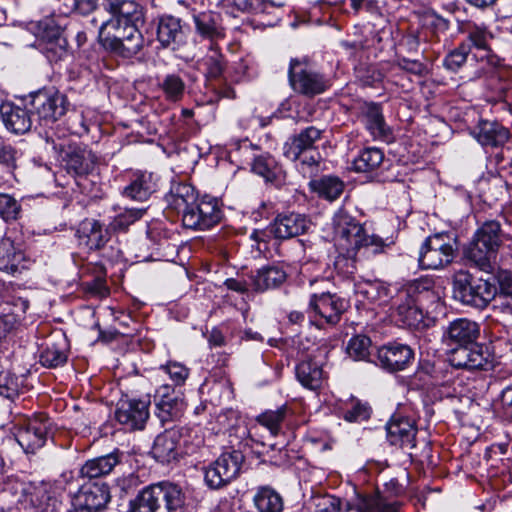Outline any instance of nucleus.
Masks as SVG:
<instances>
[{"mask_svg":"<svg viewBox=\"0 0 512 512\" xmlns=\"http://www.w3.org/2000/svg\"><path fill=\"white\" fill-rule=\"evenodd\" d=\"M102 7L110 14L99 27L103 46L123 57L136 55L144 43L139 30L145 21L143 7L135 0H103Z\"/></svg>","mask_w":512,"mask_h":512,"instance_id":"1","label":"nucleus"},{"mask_svg":"<svg viewBox=\"0 0 512 512\" xmlns=\"http://www.w3.org/2000/svg\"><path fill=\"white\" fill-rule=\"evenodd\" d=\"M334 241L339 256L335 265L347 274L356 270V262L383 253L386 247L382 238L368 235L364 227L345 210H338L332 219Z\"/></svg>","mask_w":512,"mask_h":512,"instance_id":"2","label":"nucleus"},{"mask_svg":"<svg viewBox=\"0 0 512 512\" xmlns=\"http://www.w3.org/2000/svg\"><path fill=\"white\" fill-rule=\"evenodd\" d=\"M431 288L428 280H415L408 283L391 300L392 317L395 321L413 329H423L428 326L426 314L419 306Z\"/></svg>","mask_w":512,"mask_h":512,"instance_id":"3","label":"nucleus"},{"mask_svg":"<svg viewBox=\"0 0 512 512\" xmlns=\"http://www.w3.org/2000/svg\"><path fill=\"white\" fill-rule=\"evenodd\" d=\"M186 496L182 488L171 482L145 487L130 501L129 512H184Z\"/></svg>","mask_w":512,"mask_h":512,"instance_id":"4","label":"nucleus"},{"mask_svg":"<svg viewBox=\"0 0 512 512\" xmlns=\"http://www.w3.org/2000/svg\"><path fill=\"white\" fill-rule=\"evenodd\" d=\"M501 245L500 223L495 220L486 221L474 233L472 240L464 249V255L480 270L487 272L496 261Z\"/></svg>","mask_w":512,"mask_h":512,"instance_id":"5","label":"nucleus"},{"mask_svg":"<svg viewBox=\"0 0 512 512\" xmlns=\"http://www.w3.org/2000/svg\"><path fill=\"white\" fill-rule=\"evenodd\" d=\"M453 297L461 304L483 310L493 301L497 287L487 279L460 270L453 277Z\"/></svg>","mask_w":512,"mask_h":512,"instance_id":"6","label":"nucleus"},{"mask_svg":"<svg viewBox=\"0 0 512 512\" xmlns=\"http://www.w3.org/2000/svg\"><path fill=\"white\" fill-rule=\"evenodd\" d=\"M187 429L173 427L166 429L159 434L153 443L151 454L160 463H171L179 460L183 455L196 452L202 440L198 439L195 444H189L185 433Z\"/></svg>","mask_w":512,"mask_h":512,"instance_id":"7","label":"nucleus"},{"mask_svg":"<svg viewBox=\"0 0 512 512\" xmlns=\"http://www.w3.org/2000/svg\"><path fill=\"white\" fill-rule=\"evenodd\" d=\"M288 80L294 92L309 98L324 93L330 86L329 79L314 69L306 58L290 60Z\"/></svg>","mask_w":512,"mask_h":512,"instance_id":"8","label":"nucleus"},{"mask_svg":"<svg viewBox=\"0 0 512 512\" xmlns=\"http://www.w3.org/2000/svg\"><path fill=\"white\" fill-rule=\"evenodd\" d=\"M222 211L216 198L204 196L193 204L182 215V222L186 228L193 230H207L220 222Z\"/></svg>","mask_w":512,"mask_h":512,"instance_id":"9","label":"nucleus"},{"mask_svg":"<svg viewBox=\"0 0 512 512\" xmlns=\"http://www.w3.org/2000/svg\"><path fill=\"white\" fill-rule=\"evenodd\" d=\"M347 308V301L335 293H313L308 302L307 312L320 324H337Z\"/></svg>","mask_w":512,"mask_h":512,"instance_id":"10","label":"nucleus"},{"mask_svg":"<svg viewBox=\"0 0 512 512\" xmlns=\"http://www.w3.org/2000/svg\"><path fill=\"white\" fill-rule=\"evenodd\" d=\"M454 258V247L446 234L428 237L419 252V265L422 269H440L450 264Z\"/></svg>","mask_w":512,"mask_h":512,"instance_id":"11","label":"nucleus"},{"mask_svg":"<svg viewBox=\"0 0 512 512\" xmlns=\"http://www.w3.org/2000/svg\"><path fill=\"white\" fill-rule=\"evenodd\" d=\"M449 362L457 369L488 370L493 366V356L488 347L474 342L453 348Z\"/></svg>","mask_w":512,"mask_h":512,"instance_id":"12","label":"nucleus"},{"mask_svg":"<svg viewBox=\"0 0 512 512\" xmlns=\"http://www.w3.org/2000/svg\"><path fill=\"white\" fill-rule=\"evenodd\" d=\"M43 150L48 157L61 160H97V156L86 144L67 139L46 137Z\"/></svg>","mask_w":512,"mask_h":512,"instance_id":"13","label":"nucleus"},{"mask_svg":"<svg viewBox=\"0 0 512 512\" xmlns=\"http://www.w3.org/2000/svg\"><path fill=\"white\" fill-rule=\"evenodd\" d=\"M117 421L129 430H141L149 418V401L121 399L115 411Z\"/></svg>","mask_w":512,"mask_h":512,"instance_id":"14","label":"nucleus"},{"mask_svg":"<svg viewBox=\"0 0 512 512\" xmlns=\"http://www.w3.org/2000/svg\"><path fill=\"white\" fill-rule=\"evenodd\" d=\"M155 414L162 424L178 419L182 415L183 401L174 387L161 385L154 395Z\"/></svg>","mask_w":512,"mask_h":512,"instance_id":"15","label":"nucleus"},{"mask_svg":"<svg viewBox=\"0 0 512 512\" xmlns=\"http://www.w3.org/2000/svg\"><path fill=\"white\" fill-rule=\"evenodd\" d=\"M75 237L79 246H84L90 251H97L108 243L110 232L99 220L85 218L78 224Z\"/></svg>","mask_w":512,"mask_h":512,"instance_id":"16","label":"nucleus"},{"mask_svg":"<svg viewBox=\"0 0 512 512\" xmlns=\"http://www.w3.org/2000/svg\"><path fill=\"white\" fill-rule=\"evenodd\" d=\"M413 358V350L408 345L398 342H390L381 346L377 351L379 365L389 372L406 369Z\"/></svg>","mask_w":512,"mask_h":512,"instance_id":"17","label":"nucleus"},{"mask_svg":"<svg viewBox=\"0 0 512 512\" xmlns=\"http://www.w3.org/2000/svg\"><path fill=\"white\" fill-rule=\"evenodd\" d=\"M47 433V419L36 417L20 425L16 440L26 453H34L45 444Z\"/></svg>","mask_w":512,"mask_h":512,"instance_id":"18","label":"nucleus"},{"mask_svg":"<svg viewBox=\"0 0 512 512\" xmlns=\"http://www.w3.org/2000/svg\"><path fill=\"white\" fill-rule=\"evenodd\" d=\"M66 98L58 92L38 91L32 96L31 105L39 118L54 122L66 112Z\"/></svg>","mask_w":512,"mask_h":512,"instance_id":"19","label":"nucleus"},{"mask_svg":"<svg viewBox=\"0 0 512 512\" xmlns=\"http://www.w3.org/2000/svg\"><path fill=\"white\" fill-rule=\"evenodd\" d=\"M387 439L392 445L413 449L416 446L415 422L401 415H394L386 424Z\"/></svg>","mask_w":512,"mask_h":512,"instance_id":"20","label":"nucleus"},{"mask_svg":"<svg viewBox=\"0 0 512 512\" xmlns=\"http://www.w3.org/2000/svg\"><path fill=\"white\" fill-rule=\"evenodd\" d=\"M480 334L479 325L470 319L459 318L449 323L443 338L448 345H463L472 344L476 341Z\"/></svg>","mask_w":512,"mask_h":512,"instance_id":"21","label":"nucleus"},{"mask_svg":"<svg viewBox=\"0 0 512 512\" xmlns=\"http://www.w3.org/2000/svg\"><path fill=\"white\" fill-rule=\"evenodd\" d=\"M27 262L23 250L12 239L0 240V271L15 276L28 268Z\"/></svg>","mask_w":512,"mask_h":512,"instance_id":"22","label":"nucleus"},{"mask_svg":"<svg viewBox=\"0 0 512 512\" xmlns=\"http://www.w3.org/2000/svg\"><path fill=\"white\" fill-rule=\"evenodd\" d=\"M0 116L7 130L14 134H25L32 127L30 112L12 102H3L0 105Z\"/></svg>","mask_w":512,"mask_h":512,"instance_id":"23","label":"nucleus"},{"mask_svg":"<svg viewBox=\"0 0 512 512\" xmlns=\"http://www.w3.org/2000/svg\"><path fill=\"white\" fill-rule=\"evenodd\" d=\"M79 505H84L92 512L106 508L111 495L109 486L105 483H90L83 485L74 497Z\"/></svg>","mask_w":512,"mask_h":512,"instance_id":"24","label":"nucleus"},{"mask_svg":"<svg viewBox=\"0 0 512 512\" xmlns=\"http://www.w3.org/2000/svg\"><path fill=\"white\" fill-rule=\"evenodd\" d=\"M123 458L124 453L114 449L106 455L87 460L80 468V475L89 479L106 476L122 463Z\"/></svg>","mask_w":512,"mask_h":512,"instance_id":"25","label":"nucleus"},{"mask_svg":"<svg viewBox=\"0 0 512 512\" xmlns=\"http://www.w3.org/2000/svg\"><path fill=\"white\" fill-rule=\"evenodd\" d=\"M309 226L310 221L302 214H280L274 220L271 231L276 238L289 239L305 233Z\"/></svg>","mask_w":512,"mask_h":512,"instance_id":"26","label":"nucleus"},{"mask_svg":"<svg viewBox=\"0 0 512 512\" xmlns=\"http://www.w3.org/2000/svg\"><path fill=\"white\" fill-rule=\"evenodd\" d=\"M363 121L366 129L375 139L391 141L393 139L392 129L385 122L382 108L377 103H365L362 107Z\"/></svg>","mask_w":512,"mask_h":512,"instance_id":"27","label":"nucleus"},{"mask_svg":"<svg viewBox=\"0 0 512 512\" xmlns=\"http://www.w3.org/2000/svg\"><path fill=\"white\" fill-rule=\"evenodd\" d=\"M321 131L315 127H308L302 131L298 136L294 137L291 142L286 143L284 147V156L293 160L299 159L304 155L305 160H315L313 154L306 155L313 152L314 142L320 138Z\"/></svg>","mask_w":512,"mask_h":512,"instance_id":"28","label":"nucleus"},{"mask_svg":"<svg viewBox=\"0 0 512 512\" xmlns=\"http://www.w3.org/2000/svg\"><path fill=\"white\" fill-rule=\"evenodd\" d=\"M471 134L483 147L491 148L503 146L510 137L506 128L488 120H481Z\"/></svg>","mask_w":512,"mask_h":512,"instance_id":"29","label":"nucleus"},{"mask_svg":"<svg viewBox=\"0 0 512 512\" xmlns=\"http://www.w3.org/2000/svg\"><path fill=\"white\" fill-rule=\"evenodd\" d=\"M157 40L162 47L176 50L184 42L181 20L174 16H162L157 24Z\"/></svg>","mask_w":512,"mask_h":512,"instance_id":"30","label":"nucleus"},{"mask_svg":"<svg viewBox=\"0 0 512 512\" xmlns=\"http://www.w3.org/2000/svg\"><path fill=\"white\" fill-rule=\"evenodd\" d=\"M157 176L152 172L134 173L130 184L123 190V195L134 201H146L156 191Z\"/></svg>","mask_w":512,"mask_h":512,"instance_id":"31","label":"nucleus"},{"mask_svg":"<svg viewBox=\"0 0 512 512\" xmlns=\"http://www.w3.org/2000/svg\"><path fill=\"white\" fill-rule=\"evenodd\" d=\"M287 279V273L279 266H264L250 276V285L256 292H265L280 287Z\"/></svg>","mask_w":512,"mask_h":512,"instance_id":"32","label":"nucleus"},{"mask_svg":"<svg viewBox=\"0 0 512 512\" xmlns=\"http://www.w3.org/2000/svg\"><path fill=\"white\" fill-rule=\"evenodd\" d=\"M194 187L185 182L172 181L169 192L165 195L167 206L182 214L197 200Z\"/></svg>","mask_w":512,"mask_h":512,"instance_id":"33","label":"nucleus"},{"mask_svg":"<svg viewBox=\"0 0 512 512\" xmlns=\"http://www.w3.org/2000/svg\"><path fill=\"white\" fill-rule=\"evenodd\" d=\"M403 503L388 501L380 494H357L354 500L355 512H402Z\"/></svg>","mask_w":512,"mask_h":512,"instance_id":"34","label":"nucleus"},{"mask_svg":"<svg viewBox=\"0 0 512 512\" xmlns=\"http://www.w3.org/2000/svg\"><path fill=\"white\" fill-rule=\"evenodd\" d=\"M259 512H282L284 501L282 496L270 486H260L253 497Z\"/></svg>","mask_w":512,"mask_h":512,"instance_id":"35","label":"nucleus"},{"mask_svg":"<svg viewBox=\"0 0 512 512\" xmlns=\"http://www.w3.org/2000/svg\"><path fill=\"white\" fill-rule=\"evenodd\" d=\"M296 377L301 385L310 390L321 387L324 374L321 366L313 361H302L296 366Z\"/></svg>","mask_w":512,"mask_h":512,"instance_id":"36","label":"nucleus"},{"mask_svg":"<svg viewBox=\"0 0 512 512\" xmlns=\"http://www.w3.org/2000/svg\"><path fill=\"white\" fill-rule=\"evenodd\" d=\"M356 294L370 303H379L382 305L388 300L389 288L382 281L368 280L356 284Z\"/></svg>","mask_w":512,"mask_h":512,"instance_id":"37","label":"nucleus"},{"mask_svg":"<svg viewBox=\"0 0 512 512\" xmlns=\"http://www.w3.org/2000/svg\"><path fill=\"white\" fill-rule=\"evenodd\" d=\"M309 186L312 191L329 201L337 199L344 190V183L334 176H324L320 179L311 180Z\"/></svg>","mask_w":512,"mask_h":512,"instance_id":"38","label":"nucleus"},{"mask_svg":"<svg viewBox=\"0 0 512 512\" xmlns=\"http://www.w3.org/2000/svg\"><path fill=\"white\" fill-rule=\"evenodd\" d=\"M25 379L10 371L0 372V396L14 400L24 389Z\"/></svg>","mask_w":512,"mask_h":512,"instance_id":"39","label":"nucleus"},{"mask_svg":"<svg viewBox=\"0 0 512 512\" xmlns=\"http://www.w3.org/2000/svg\"><path fill=\"white\" fill-rule=\"evenodd\" d=\"M194 22L197 32L203 37L213 40L224 36L222 28L211 13H201L194 16Z\"/></svg>","mask_w":512,"mask_h":512,"instance_id":"40","label":"nucleus"},{"mask_svg":"<svg viewBox=\"0 0 512 512\" xmlns=\"http://www.w3.org/2000/svg\"><path fill=\"white\" fill-rule=\"evenodd\" d=\"M216 461L222 468L225 477L228 476L232 481L240 473L241 466L244 462V455L238 450H233L231 452L222 453Z\"/></svg>","mask_w":512,"mask_h":512,"instance_id":"41","label":"nucleus"},{"mask_svg":"<svg viewBox=\"0 0 512 512\" xmlns=\"http://www.w3.org/2000/svg\"><path fill=\"white\" fill-rule=\"evenodd\" d=\"M165 95V99L170 102L180 101L185 93V82L177 74H167L159 84Z\"/></svg>","mask_w":512,"mask_h":512,"instance_id":"42","label":"nucleus"},{"mask_svg":"<svg viewBox=\"0 0 512 512\" xmlns=\"http://www.w3.org/2000/svg\"><path fill=\"white\" fill-rule=\"evenodd\" d=\"M287 415V407L281 406L276 410H267L257 417V422L267 428L273 436L282 431V425Z\"/></svg>","mask_w":512,"mask_h":512,"instance_id":"43","label":"nucleus"},{"mask_svg":"<svg viewBox=\"0 0 512 512\" xmlns=\"http://www.w3.org/2000/svg\"><path fill=\"white\" fill-rule=\"evenodd\" d=\"M316 512H350L354 511V501L343 502L340 498L333 495H322L315 498Z\"/></svg>","mask_w":512,"mask_h":512,"instance_id":"44","label":"nucleus"},{"mask_svg":"<svg viewBox=\"0 0 512 512\" xmlns=\"http://www.w3.org/2000/svg\"><path fill=\"white\" fill-rule=\"evenodd\" d=\"M251 171L266 182L280 183L284 178V171L278 162H251Z\"/></svg>","mask_w":512,"mask_h":512,"instance_id":"45","label":"nucleus"},{"mask_svg":"<svg viewBox=\"0 0 512 512\" xmlns=\"http://www.w3.org/2000/svg\"><path fill=\"white\" fill-rule=\"evenodd\" d=\"M145 213L146 209L143 208L125 209L114 217L110 222V227L115 231H124L130 225L141 219Z\"/></svg>","mask_w":512,"mask_h":512,"instance_id":"46","label":"nucleus"},{"mask_svg":"<svg viewBox=\"0 0 512 512\" xmlns=\"http://www.w3.org/2000/svg\"><path fill=\"white\" fill-rule=\"evenodd\" d=\"M206 73L211 78L219 77L224 68L223 56L215 45H211L207 55L202 60Z\"/></svg>","mask_w":512,"mask_h":512,"instance_id":"47","label":"nucleus"},{"mask_svg":"<svg viewBox=\"0 0 512 512\" xmlns=\"http://www.w3.org/2000/svg\"><path fill=\"white\" fill-rule=\"evenodd\" d=\"M67 361L66 353L58 347L55 343L47 344L45 349L41 352L40 362L43 366L48 368H56Z\"/></svg>","mask_w":512,"mask_h":512,"instance_id":"48","label":"nucleus"},{"mask_svg":"<svg viewBox=\"0 0 512 512\" xmlns=\"http://www.w3.org/2000/svg\"><path fill=\"white\" fill-rule=\"evenodd\" d=\"M371 340L365 335H357L352 337L346 347L348 355L354 360L366 359L370 352Z\"/></svg>","mask_w":512,"mask_h":512,"instance_id":"49","label":"nucleus"},{"mask_svg":"<svg viewBox=\"0 0 512 512\" xmlns=\"http://www.w3.org/2000/svg\"><path fill=\"white\" fill-rule=\"evenodd\" d=\"M41 51L50 62H58L68 56V42L65 38L56 41L39 44Z\"/></svg>","mask_w":512,"mask_h":512,"instance_id":"50","label":"nucleus"},{"mask_svg":"<svg viewBox=\"0 0 512 512\" xmlns=\"http://www.w3.org/2000/svg\"><path fill=\"white\" fill-rule=\"evenodd\" d=\"M37 37L39 44L56 41L58 38H65L63 31L52 20L41 21L38 24Z\"/></svg>","mask_w":512,"mask_h":512,"instance_id":"51","label":"nucleus"},{"mask_svg":"<svg viewBox=\"0 0 512 512\" xmlns=\"http://www.w3.org/2000/svg\"><path fill=\"white\" fill-rule=\"evenodd\" d=\"M21 206L9 194H0V217L5 221L16 220L20 214Z\"/></svg>","mask_w":512,"mask_h":512,"instance_id":"52","label":"nucleus"},{"mask_svg":"<svg viewBox=\"0 0 512 512\" xmlns=\"http://www.w3.org/2000/svg\"><path fill=\"white\" fill-rule=\"evenodd\" d=\"M469 51L470 44H460L445 57L444 66L451 71L458 70L466 62Z\"/></svg>","mask_w":512,"mask_h":512,"instance_id":"53","label":"nucleus"},{"mask_svg":"<svg viewBox=\"0 0 512 512\" xmlns=\"http://www.w3.org/2000/svg\"><path fill=\"white\" fill-rule=\"evenodd\" d=\"M371 408L366 402L353 400L351 407L347 408L343 413V418L348 422H360L370 417Z\"/></svg>","mask_w":512,"mask_h":512,"instance_id":"54","label":"nucleus"},{"mask_svg":"<svg viewBox=\"0 0 512 512\" xmlns=\"http://www.w3.org/2000/svg\"><path fill=\"white\" fill-rule=\"evenodd\" d=\"M205 482L212 489H219L231 480L228 476L225 477L223 474V470L220 465L215 460L208 468L205 470Z\"/></svg>","mask_w":512,"mask_h":512,"instance_id":"55","label":"nucleus"},{"mask_svg":"<svg viewBox=\"0 0 512 512\" xmlns=\"http://www.w3.org/2000/svg\"><path fill=\"white\" fill-rule=\"evenodd\" d=\"M160 369L169 375L175 386L183 385L189 376V369L179 362H168L166 365H162Z\"/></svg>","mask_w":512,"mask_h":512,"instance_id":"56","label":"nucleus"},{"mask_svg":"<svg viewBox=\"0 0 512 512\" xmlns=\"http://www.w3.org/2000/svg\"><path fill=\"white\" fill-rule=\"evenodd\" d=\"M139 485H140L139 477L134 473H129L127 475H122V476L116 478L113 488L122 497L129 493L134 492L138 488Z\"/></svg>","mask_w":512,"mask_h":512,"instance_id":"57","label":"nucleus"},{"mask_svg":"<svg viewBox=\"0 0 512 512\" xmlns=\"http://www.w3.org/2000/svg\"><path fill=\"white\" fill-rule=\"evenodd\" d=\"M424 25L431 29L433 35L438 38L439 34L445 33L450 26V23L447 19L442 16L436 14L435 12H427L423 16Z\"/></svg>","mask_w":512,"mask_h":512,"instance_id":"58","label":"nucleus"},{"mask_svg":"<svg viewBox=\"0 0 512 512\" xmlns=\"http://www.w3.org/2000/svg\"><path fill=\"white\" fill-rule=\"evenodd\" d=\"M492 35L485 29L478 26L473 27L468 33V41L477 49L488 50V41Z\"/></svg>","mask_w":512,"mask_h":512,"instance_id":"59","label":"nucleus"},{"mask_svg":"<svg viewBox=\"0 0 512 512\" xmlns=\"http://www.w3.org/2000/svg\"><path fill=\"white\" fill-rule=\"evenodd\" d=\"M380 164L381 162H351V166L347 167V169L364 173L366 174V178L370 180L380 179L379 175L375 173Z\"/></svg>","mask_w":512,"mask_h":512,"instance_id":"60","label":"nucleus"},{"mask_svg":"<svg viewBox=\"0 0 512 512\" xmlns=\"http://www.w3.org/2000/svg\"><path fill=\"white\" fill-rule=\"evenodd\" d=\"M2 298L6 304L11 305L14 308L12 313L16 315H18V313H21L22 315L25 314L29 308V301L21 296L7 292L3 294Z\"/></svg>","mask_w":512,"mask_h":512,"instance_id":"61","label":"nucleus"},{"mask_svg":"<svg viewBox=\"0 0 512 512\" xmlns=\"http://www.w3.org/2000/svg\"><path fill=\"white\" fill-rule=\"evenodd\" d=\"M233 2L238 9L248 12L264 11L268 6H273L272 2L261 0H233Z\"/></svg>","mask_w":512,"mask_h":512,"instance_id":"62","label":"nucleus"},{"mask_svg":"<svg viewBox=\"0 0 512 512\" xmlns=\"http://www.w3.org/2000/svg\"><path fill=\"white\" fill-rule=\"evenodd\" d=\"M497 295L512 296V274L508 271H500L497 274Z\"/></svg>","mask_w":512,"mask_h":512,"instance_id":"63","label":"nucleus"},{"mask_svg":"<svg viewBox=\"0 0 512 512\" xmlns=\"http://www.w3.org/2000/svg\"><path fill=\"white\" fill-rule=\"evenodd\" d=\"M493 309L502 314H512V296L497 295L493 299Z\"/></svg>","mask_w":512,"mask_h":512,"instance_id":"64","label":"nucleus"}]
</instances>
